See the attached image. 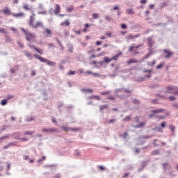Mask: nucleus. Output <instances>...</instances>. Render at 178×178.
I'll return each mask as SVG.
<instances>
[{
  "label": "nucleus",
  "mask_w": 178,
  "mask_h": 178,
  "mask_svg": "<svg viewBox=\"0 0 178 178\" xmlns=\"http://www.w3.org/2000/svg\"><path fill=\"white\" fill-rule=\"evenodd\" d=\"M67 12H68L69 13H72V12H73V10H74V8H73V6L71 7H67L66 9Z\"/></svg>",
  "instance_id": "obj_28"
},
{
  "label": "nucleus",
  "mask_w": 178,
  "mask_h": 178,
  "mask_svg": "<svg viewBox=\"0 0 178 178\" xmlns=\"http://www.w3.org/2000/svg\"><path fill=\"white\" fill-rule=\"evenodd\" d=\"M98 17H99V14L97 13L92 14V19H98Z\"/></svg>",
  "instance_id": "obj_36"
},
{
  "label": "nucleus",
  "mask_w": 178,
  "mask_h": 178,
  "mask_svg": "<svg viewBox=\"0 0 178 178\" xmlns=\"http://www.w3.org/2000/svg\"><path fill=\"white\" fill-rule=\"evenodd\" d=\"M61 26H70V22H69V20H66L65 22L61 23Z\"/></svg>",
  "instance_id": "obj_29"
},
{
  "label": "nucleus",
  "mask_w": 178,
  "mask_h": 178,
  "mask_svg": "<svg viewBox=\"0 0 178 178\" xmlns=\"http://www.w3.org/2000/svg\"><path fill=\"white\" fill-rule=\"evenodd\" d=\"M139 63L138 60H134V59H133V58L129 59V60L127 62V63L128 65H130L131 63Z\"/></svg>",
  "instance_id": "obj_19"
},
{
  "label": "nucleus",
  "mask_w": 178,
  "mask_h": 178,
  "mask_svg": "<svg viewBox=\"0 0 178 178\" xmlns=\"http://www.w3.org/2000/svg\"><path fill=\"white\" fill-rule=\"evenodd\" d=\"M6 42H12L13 40L10 38V36L6 35Z\"/></svg>",
  "instance_id": "obj_30"
},
{
  "label": "nucleus",
  "mask_w": 178,
  "mask_h": 178,
  "mask_svg": "<svg viewBox=\"0 0 178 178\" xmlns=\"http://www.w3.org/2000/svg\"><path fill=\"white\" fill-rule=\"evenodd\" d=\"M159 154H161V150H159V149L154 150L152 152V155H159Z\"/></svg>",
  "instance_id": "obj_26"
},
{
  "label": "nucleus",
  "mask_w": 178,
  "mask_h": 178,
  "mask_svg": "<svg viewBox=\"0 0 178 178\" xmlns=\"http://www.w3.org/2000/svg\"><path fill=\"white\" fill-rule=\"evenodd\" d=\"M8 136L0 137V143H2V140H5L6 138H8Z\"/></svg>",
  "instance_id": "obj_59"
},
{
  "label": "nucleus",
  "mask_w": 178,
  "mask_h": 178,
  "mask_svg": "<svg viewBox=\"0 0 178 178\" xmlns=\"http://www.w3.org/2000/svg\"><path fill=\"white\" fill-rule=\"evenodd\" d=\"M151 54L148 53L147 54L144 56V58L142 60V62L144 61L145 59H147L148 58H149V56H151Z\"/></svg>",
  "instance_id": "obj_40"
},
{
  "label": "nucleus",
  "mask_w": 178,
  "mask_h": 178,
  "mask_svg": "<svg viewBox=\"0 0 178 178\" xmlns=\"http://www.w3.org/2000/svg\"><path fill=\"white\" fill-rule=\"evenodd\" d=\"M42 131L43 133H59V130H58V129L54 128V127H52V128H48V129H47V128H43V129H42Z\"/></svg>",
  "instance_id": "obj_4"
},
{
  "label": "nucleus",
  "mask_w": 178,
  "mask_h": 178,
  "mask_svg": "<svg viewBox=\"0 0 178 178\" xmlns=\"http://www.w3.org/2000/svg\"><path fill=\"white\" fill-rule=\"evenodd\" d=\"M122 29H123L124 30H126V29H127V25L126 24H122L121 25Z\"/></svg>",
  "instance_id": "obj_57"
},
{
  "label": "nucleus",
  "mask_w": 178,
  "mask_h": 178,
  "mask_svg": "<svg viewBox=\"0 0 178 178\" xmlns=\"http://www.w3.org/2000/svg\"><path fill=\"white\" fill-rule=\"evenodd\" d=\"M17 71V70L15 68H10V74H13L16 73Z\"/></svg>",
  "instance_id": "obj_37"
},
{
  "label": "nucleus",
  "mask_w": 178,
  "mask_h": 178,
  "mask_svg": "<svg viewBox=\"0 0 178 178\" xmlns=\"http://www.w3.org/2000/svg\"><path fill=\"white\" fill-rule=\"evenodd\" d=\"M163 51L164 54H165V58L166 59L170 58V56H172V55H173V53L172 51H170V50L163 49Z\"/></svg>",
  "instance_id": "obj_8"
},
{
  "label": "nucleus",
  "mask_w": 178,
  "mask_h": 178,
  "mask_svg": "<svg viewBox=\"0 0 178 178\" xmlns=\"http://www.w3.org/2000/svg\"><path fill=\"white\" fill-rule=\"evenodd\" d=\"M131 117L130 116H127L123 119V122H129L130 119Z\"/></svg>",
  "instance_id": "obj_38"
},
{
  "label": "nucleus",
  "mask_w": 178,
  "mask_h": 178,
  "mask_svg": "<svg viewBox=\"0 0 178 178\" xmlns=\"http://www.w3.org/2000/svg\"><path fill=\"white\" fill-rule=\"evenodd\" d=\"M153 38V35L147 37V45L150 47V48H152V47H154V44H155V42L152 40Z\"/></svg>",
  "instance_id": "obj_6"
},
{
  "label": "nucleus",
  "mask_w": 178,
  "mask_h": 178,
  "mask_svg": "<svg viewBox=\"0 0 178 178\" xmlns=\"http://www.w3.org/2000/svg\"><path fill=\"white\" fill-rule=\"evenodd\" d=\"M13 137L15 140H20V133L19 132H16L15 134H13Z\"/></svg>",
  "instance_id": "obj_17"
},
{
  "label": "nucleus",
  "mask_w": 178,
  "mask_h": 178,
  "mask_svg": "<svg viewBox=\"0 0 178 178\" xmlns=\"http://www.w3.org/2000/svg\"><path fill=\"white\" fill-rule=\"evenodd\" d=\"M46 33H47L48 35H46V37H49V35H51V34H52V32H51V31L49 30V29H44Z\"/></svg>",
  "instance_id": "obj_32"
},
{
  "label": "nucleus",
  "mask_w": 178,
  "mask_h": 178,
  "mask_svg": "<svg viewBox=\"0 0 178 178\" xmlns=\"http://www.w3.org/2000/svg\"><path fill=\"white\" fill-rule=\"evenodd\" d=\"M17 45H19L20 48H24V45L23 44V43L17 41Z\"/></svg>",
  "instance_id": "obj_48"
},
{
  "label": "nucleus",
  "mask_w": 178,
  "mask_h": 178,
  "mask_svg": "<svg viewBox=\"0 0 178 178\" xmlns=\"http://www.w3.org/2000/svg\"><path fill=\"white\" fill-rule=\"evenodd\" d=\"M29 159H30V156L29 155L24 156V161H29Z\"/></svg>",
  "instance_id": "obj_50"
},
{
  "label": "nucleus",
  "mask_w": 178,
  "mask_h": 178,
  "mask_svg": "<svg viewBox=\"0 0 178 178\" xmlns=\"http://www.w3.org/2000/svg\"><path fill=\"white\" fill-rule=\"evenodd\" d=\"M12 98H13L12 95H7V99H12Z\"/></svg>",
  "instance_id": "obj_64"
},
{
  "label": "nucleus",
  "mask_w": 178,
  "mask_h": 178,
  "mask_svg": "<svg viewBox=\"0 0 178 178\" xmlns=\"http://www.w3.org/2000/svg\"><path fill=\"white\" fill-rule=\"evenodd\" d=\"M62 129L64 131H69L70 130V128L66 127H63Z\"/></svg>",
  "instance_id": "obj_53"
},
{
  "label": "nucleus",
  "mask_w": 178,
  "mask_h": 178,
  "mask_svg": "<svg viewBox=\"0 0 178 178\" xmlns=\"http://www.w3.org/2000/svg\"><path fill=\"white\" fill-rule=\"evenodd\" d=\"M104 59L106 63H111V62L113 60L112 58H109V57H104Z\"/></svg>",
  "instance_id": "obj_24"
},
{
  "label": "nucleus",
  "mask_w": 178,
  "mask_h": 178,
  "mask_svg": "<svg viewBox=\"0 0 178 178\" xmlns=\"http://www.w3.org/2000/svg\"><path fill=\"white\" fill-rule=\"evenodd\" d=\"M163 63H161L159 65L156 66V69H161V67H163Z\"/></svg>",
  "instance_id": "obj_52"
},
{
  "label": "nucleus",
  "mask_w": 178,
  "mask_h": 178,
  "mask_svg": "<svg viewBox=\"0 0 178 178\" xmlns=\"http://www.w3.org/2000/svg\"><path fill=\"white\" fill-rule=\"evenodd\" d=\"M139 37H141V34L138 33L136 35H133L131 33H129L127 37H126V40L129 41V40H136V38H138Z\"/></svg>",
  "instance_id": "obj_5"
},
{
  "label": "nucleus",
  "mask_w": 178,
  "mask_h": 178,
  "mask_svg": "<svg viewBox=\"0 0 178 178\" xmlns=\"http://www.w3.org/2000/svg\"><path fill=\"white\" fill-rule=\"evenodd\" d=\"M165 6H168V3L166 2H163L161 3V8H165Z\"/></svg>",
  "instance_id": "obj_44"
},
{
  "label": "nucleus",
  "mask_w": 178,
  "mask_h": 178,
  "mask_svg": "<svg viewBox=\"0 0 178 178\" xmlns=\"http://www.w3.org/2000/svg\"><path fill=\"white\" fill-rule=\"evenodd\" d=\"M163 111L165 110L162 108L157 110H152L151 113L148 115V118H149V119H152V118H155V115H156V113H161V112H163Z\"/></svg>",
  "instance_id": "obj_3"
},
{
  "label": "nucleus",
  "mask_w": 178,
  "mask_h": 178,
  "mask_svg": "<svg viewBox=\"0 0 178 178\" xmlns=\"http://www.w3.org/2000/svg\"><path fill=\"white\" fill-rule=\"evenodd\" d=\"M106 108H108V105L100 106V108H99L100 112H102V111H104V109H106Z\"/></svg>",
  "instance_id": "obj_33"
},
{
  "label": "nucleus",
  "mask_w": 178,
  "mask_h": 178,
  "mask_svg": "<svg viewBox=\"0 0 178 178\" xmlns=\"http://www.w3.org/2000/svg\"><path fill=\"white\" fill-rule=\"evenodd\" d=\"M46 159H47V157L45 156H42L41 159L38 160V163H40V164L42 163V161H45Z\"/></svg>",
  "instance_id": "obj_27"
},
{
  "label": "nucleus",
  "mask_w": 178,
  "mask_h": 178,
  "mask_svg": "<svg viewBox=\"0 0 178 178\" xmlns=\"http://www.w3.org/2000/svg\"><path fill=\"white\" fill-rule=\"evenodd\" d=\"M164 94L168 95V94H172L173 95H178V87L176 86H168L165 87V90H164Z\"/></svg>",
  "instance_id": "obj_1"
},
{
  "label": "nucleus",
  "mask_w": 178,
  "mask_h": 178,
  "mask_svg": "<svg viewBox=\"0 0 178 178\" xmlns=\"http://www.w3.org/2000/svg\"><path fill=\"white\" fill-rule=\"evenodd\" d=\"M67 47L68 48L67 52H70V54H73V44L72 43L67 44Z\"/></svg>",
  "instance_id": "obj_11"
},
{
  "label": "nucleus",
  "mask_w": 178,
  "mask_h": 178,
  "mask_svg": "<svg viewBox=\"0 0 178 178\" xmlns=\"http://www.w3.org/2000/svg\"><path fill=\"white\" fill-rule=\"evenodd\" d=\"M123 90L126 92V94H130L131 92H132V90L126 88H124Z\"/></svg>",
  "instance_id": "obj_51"
},
{
  "label": "nucleus",
  "mask_w": 178,
  "mask_h": 178,
  "mask_svg": "<svg viewBox=\"0 0 178 178\" xmlns=\"http://www.w3.org/2000/svg\"><path fill=\"white\" fill-rule=\"evenodd\" d=\"M108 94H111V91L102 92H101V95H107Z\"/></svg>",
  "instance_id": "obj_54"
},
{
  "label": "nucleus",
  "mask_w": 178,
  "mask_h": 178,
  "mask_svg": "<svg viewBox=\"0 0 178 178\" xmlns=\"http://www.w3.org/2000/svg\"><path fill=\"white\" fill-rule=\"evenodd\" d=\"M168 99L169 101H176V97L173 96V95H170L168 97Z\"/></svg>",
  "instance_id": "obj_34"
},
{
  "label": "nucleus",
  "mask_w": 178,
  "mask_h": 178,
  "mask_svg": "<svg viewBox=\"0 0 178 178\" xmlns=\"http://www.w3.org/2000/svg\"><path fill=\"white\" fill-rule=\"evenodd\" d=\"M113 122H116V119H111L108 120V124H111V123H113Z\"/></svg>",
  "instance_id": "obj_61"
},
{
  "label": "nucleus",
  "mask_w": 178,
  "mask_h": 178,
  "mask_svg": "<svg viewBox=\"0 0 178 178\" xmlns=\"http://www.w3.org/2000/svg\"><path fill=\"white\" fill-rule=\"evenodd\" d=\"M147 161H143V162H142V166H141V168H140L138 169V171H139V172H141V170H142L143 169H144V168H145V166H147Z\"/></svg>",
  "instance_id": "obj_22"
},
{
  "label": "nucleus",
  "mask_w": 178,
  "mask_h": 178,
  "mask_svg": "<svg viewBox=\"0 0 178 178\" xmlns=\"http://www.w3.org/2000/svg\"><path fill=\"white\" fill-rule=\"evenodd\" d=\"M172 106H173V108H176L177 109H178V103L177 102L174 103L172 104Z\"/></svg>",
  "instance_id": "obj_62"
},
{
  "label": "nucleus",
  "mask_w": 178,
  "mask_h": 178,
  "mask_svg": "<svg viewBox=\"0 0 178 178\" xmlns=\"http://www.w3.org/2000/svg\"><path fill=\"white\" fill-rule=\"evenodd\" d=\"M23 9H24L25 10H30V7L29 6V5H24L23 6Z\"/></svg>",
  "instance_id": "obj_46"
},
{
  "label": "nucleus",
  "mask_w": 178,
  "mask_h": 178,
  "mask_svg": "<svg viewBox=\"0 0 178 178\" xmlns=\"http://www.w3.org/2000/svg\"><path fill=\"white\" fill-rule=\"evenodd\" d=\"M26 122H33V120H34V118L30 117V118H26Z\"/></svg>",
  "instance_id": "obj_49"
},
{
  "label": "nucleus",
  "mask_w": 178,
  "mask_h": 178,
  "mask_svg": "<svg viewBox=\"0 0 178 178\" xmlns=\"http://www.w3.org/2000/svg\"><path fill=\"white\" fill-rule=\"evenodd\" d=\"M0 33H2L3 34H6V31L5 29L0 28Z\"/></svg>",
  "instance_id": "obj_55"
},
{
  "label": "nucleus",
  "mask_w": 178,
  "mask_h": 178,
  "mask_svg": "<svg viewBox=\"0 0 178 178\" xmlns=\"http://www.w3.org/2000/svg\"><path fill=\"white\" fill-rule=\"evenodd\" d=\"M34 133H35V131H24L23 134H24V136H33V134H34Z\"/></svg>",
  "instance_id": "obj_21"
},
{
  "label": "nucleus",
  "mask_w": 178,
  "mask_h": 178,
  "mask_svg": "<svg viewBox=\"0 0 178 178\" xmlns=\"http://www.w3.org/2000/svg\"><path fill=\"white\" fill-rule=\"evenodd\" d=\"M43 63L47 64L48 66H55V65H56V63H55L53 61H51L47 58H44V61L43 62Z\"/></svg>",
  "instance_id": "obj_9"
},
{
  "label": "nucleus",
  "mask_w": 178,
  "mask_h": 178,
  "mask_svg": "<svg viewBox=\"0 0 178 178\" xmlns=\"http://www.w3.org/2000/svg\"><path fill=\"white\" fill-rule=\"evenodd\" d=\"M71 131H79L80 128H70Z\"/></svg>",
  "instance_id": "obj_43"
},
{
  "label": "nucleus",
  "mask_w": 178,
  "mask_h": 178,
  "mask_svg": "<svg viewBox=\"0 0 178 178\" xmlns=\"http://www.w3.org/2000/svg\"><path fill=\"white\" fill-rule=\"evenodd\" d=\"M4 15H6L8 16H10V15H13V13H12V11H10V10L9 9V8H6L3 10Z\"/></svg>",
  "instance_id": "obj_10"
},
{
  "label": "nucleus",
  "mask_w": 178,
  "mask_h": 178,
  "mask_svg": "<svg viewBox=\"0 0 178 178\" xmlns=\"http://www.w3.org/2000/svg\"><path fill=\"white\" fill-rule=\"evenodd\" d=\"M25 35L26 41H31V40L35 37L34 34L30 33L29 32L26 33Z\"/></svg>",
  "instance_id": "obj_7"
},
{
  "label": "nucleus",
  "mask_w": 178,
  "mask_h": 178,
  "mask_svg": "<svg viewBox=\"0 0 178 178\" xmlns=\"http://www.w3.org/2000/svg\"><path fill=\"white\" fill-rule=\"evenodd\" d=\"M156 26H157V27L159 26H168V24H166V23H159V24H156Z\"/></svg>",
  "instance_id": "obj_56"
},
{
  "label": "nucleus",
  "mask_w": 178,
  "mask_h": 178,
  "mask_svg": "<svg viewBox=\"0 0 178 178\" xmlns=\"http://www.w3.org/2000/svg\"><path fill=\"white\" fill-rule=\"evenodd\" d=\"M127 136H129V134H127V132H124V134L121 135V137L122 138H127Z\"/></svg>",
  "instance_id": "obj_45"
},
{
  "label": "nucleus",
  "mask_w": 178,
  "mask_h": 178,
  "mask_svg": "<svg viewBox=\"0 0 178 178\" xmlns=\"http://www.w3.org/2000/svg\"><path fill=\"white\" fill-rule=\"evenodd\" d=\"M134 104H135V105H140V101L138 100V99H134Z\"/></svg>",
  "instance_id": "obj_39"
},
{
  "label": "nucleus",
  "mask_w": 178,
  "mask_h": 178,
  "mask_svg": "<svg viewBox=\"0 0 178 178\" xmlns=\"http://www.w3.org/2000/svg\"><path fill=\"white\" fill-rule=\"evenodd\" d=\"M127 15H134V8H127L126 10Z\"/></svg>",
  "instance_id": "obj_13"
},
{
  "label": "nucleus",
  "mask_w": 178,
  "mask_h": 178,
  "mask_svg": "<svg viewBox=\"0 0 178 178\" xmlns=\"http://www.w3.org/2000/svg\"><path fill=\"white\" fill-rule=\"evenodd\" d=\"M35 58L36 59H38L39 60H40V62H42V63H44V61L45 60L44 58H42L41 56L38 55V54H35L34 55Z\"/></svg>",
  "instance_id": "obj_12"
},
{
  "label": "nucleus",
  "mask_w": 178,
  "mask_h": 178,
  "mask_svg": "<svg viewBox=\"0 0 178 178\" xmlns=\"http://www.w3.org/2000/svg\"><path fill=\"white\" fill-rule=\"evenodd\" d=\"M6 104H8V100L7 99H3L0 104L2 106H5V105H6Z\"/></svg>",
  "instance_id": "obj_31"
},
{
  "label": "nucleus",
  "mask_w": 178,
  "mask_h": 178,
  "mask_svg": "<svg viewBox=\"0 0 178 178\" xmlns=\"http://www.w3.org/2000/svg\"><path fill=\"white\" fill-rule=\"evenodd\" d=\"M170 130H171L172 133H175V127L173 125L170 126Z\"/></svg>",
  "instance_id": "obj_60"
},
{
  "label": "nucleus",
  "mask_w": 178,
  "mask_h": 178,
  "mask_svg": "<svg viewBox=\"0 0 178 178\" xmlns=\"http://www.w3.org/2000/svg\"><path fill=\"white\" fill-rule=\"evenodd\" d=\"M156 61H155V60H154L152 62H150V61L147 62V65L150 66L151 67L152 66H154V65H156Z\"/></svg>",
  "instance_id": "obj_20"
},
{
  "label": "nucleus",
  "mask_w": 178,
  "mask_h": 178,
  "mask_svg": "<svg viewBox=\"0 0 178 178\" xmlns=\"http://www.w3.org/2000/svg\"><path fill=\"white\" fill-rule=\"evenodd\" d=\"M33 22H34V17L33 16H31L29 18V25L32 29H38V27L44 28V25L42 24V22H37L34 25Z\"/></svg>",
  "instance_id": "obj_2"
},
{
  "label": "nucleus",
  "mask_w": 178,
  "mask_h": 178,
  "mask_svg": "<svg viewBox=\"0 0 178 178\" xmlns=\"http://www.w3.org/2000/svg\"><path fill=\"white\" fill-rule=\"evenodd\" d=\"M13 16L14 17H24V13H19L17 14L13 13Z\"/></svg>",
  "instance_id": "obj_14"
},
{
  "label": "nucleus",
  "mask_w": 178,
  "mask_h": 178,
  "mask_svg": "<svg viewBox=\"0 0 178 178\" xmlns=\"http://www.w3.org/2000/svg\"><path fill=\"white\" fill-rule=\"evenodd\" d=\"M35 51H36V52H38V54H40V55H42V51H41V50H40V49L36 48L35 49Z\"/></svg>",
  "instance_id": "obj_58"
},
{
  "label": "nucleus",
  "mask_w": 178,
  "mask_h": 178,
  "mask_svg": "<svg viewBox=\"0 0 178 178\" xmlns=\"http://www.w3.org/2000/svg\"><path fill=\"white\" fill-rule=\"evenodd\" d=\"M124 90V88H116L114 90V94H118V92H120V91H123Z\"/></svg>",
  "instance_id": "obj_25"
},
{
  "label": "nucleus",
  "mask_w": 178,
  "mask_h": 178,
  "mask_svg": "<svg viewBox=\"0 0 178 178\" xmlns=\"http://www.w3.org/2000/svg\"><path fill=\"white\" fill-rule=\"evenodd\" d=\"M60 12V7L58 4H56V9L54 10L55 15H58Z\"/></svg>",
  "instance_id": "obj_18"
},
{
  "label": "nucleus",
  "mask_w": 178,
  "mask_h": 178,
  "mask_svg": "<svg viewBox=\"0 0 178 178\" xmlns=\"http://www.w3.org/2000/svg\"><path fill=\"white\" fill-rule=\"evenodd\" d=\"M17 142H10L8 143L9 147H15L17 145Z\"/></svg>",
  "instance_id": "obj_35"
},
{
  "label": "nucleus",
  "mask_w": 178,
  "mask_h": 178,
  "mask_svg": "<svg viewBox=\"0 0 178 178\" xmlns=\"http://www.w3.org/2000/svg\"><path fill=\"white\" fill-rule=\"evenodd\" d=\"M25 56H27V58H31V54L27 51H24Z\"/></svg>",
  "instance_id": "obj_42"
},
{
  "label": "nucleus",
  "mask_w": 178,
  "mask_h": 178,
  "mask_svg": "<svg viewBox=\"0 0 178 178\" xmlns=\"http://www.w3.org/2000/svg\"><path fill=\"white\" fill-rule=\"evenodd\" d=\"M47 10H43V11H40L38 13V15H47Z\"/></svg>",
  "instance_id": "obj_41"
},
{
  "label": "nucleus",
  "mask_w": 178,
  "mask_h": 178,
  "mask_svg": "<svg viewBox=\"0 0 178 178\" xmlns=\"http://www.w3.org/2000/svg\"><path fill=\"white\" fill-rule=\"evenodd\" d=\"M4 166L2 165V161H0V172H3Z\"/></svg>",
  "instance_id": "obj_47"
},
{
  "label": "nucleus",
  "mask_w": 178,
  "mask_h": 178,
  "mask_svg": "<svg viewBox=\"0 0 178 178\" xmlns=\"http://www.w3.org/2000/svg\"><path fill=\"white\" fill-rule=\"evenodd\" d=\"M104 19H105V21L108 22V23H111V22H113V19H112V17L108 15L105 16Z\"/></svg>",
  "instance_id": "obj_23"
},
{
  "label": "nucleus",
  "mask_w": 178,
  "mask_h": 178,
  "mask_svg": "<svg viewBox=\"0 0 178 178\" xmlns=\"http://www.w3.org/2000/svg\"><path fill=\"white\" fill-rule=\"evenodd\" d=\"M81 92H85L87 94V92H90V94H92V89H86V88H82L81 89Z\"/></svg>",
  "instance_id": "obj_16"
},
{
  "label": "nucleus",
  "mask_w": 178,
  "mask_h": 178,
  "mask_svg": "<svg viewBox=\"0 0 178 178\" xmlns=\"http://www.w3.org/2000/svg\"><path fill=\"white\" fill-rule=\"evenodd\" d=\"M120 55H122V51H119L118 54H115L113 57H112V60H118V58H119Z\"/></svg>",
  "instance_id": "obj_15"
},
{
  "label": "nucleus",
  "mask_w": 178,
  "mask_h": 178,
  "mask_svg": "<svg viewBox=\"0 0 178 178\" xmlns=\"http://www.w3.org/2000/svg\"><path fill=\"white\" fill-rule=\"evenodd\" d=\"M76 74V72L75 71H70L68 73H67V74H68V76L69 75H70V74Z\"/></svg>",
  "instance_id": "obj_63"
}]
</instances>
